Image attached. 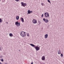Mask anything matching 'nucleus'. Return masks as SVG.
<instances>
[{
    "label": "nucleus",
    "instance_id": "f8f14e48",
    "mask_svg": "<svg viewBox=\"0 0 64 64\" xmlns=\"http://www.w3.org/2000/svg\"><path fill=\"white\" fill-rule=\"evenodd\" d=\"M48 37V34H46L45 35V38L46 39Z\"/></svg>",
    "mask_w": 64,
    "mask_h": 64
},
{
    "label": "nucleus",
    "instance_id": "2eb2a0df",
    "mask_svg": "<svg viewBox=\"0 0 64 64\" xmlns=\"http://www.w3.org/2000/svg\"><path fill=\"white\" fill-rule=\"evenodd\" d=\"M28 14H30V10H29L28 11Z\"/></svg>",
    "mask_w": 64,
    "mask_h": 64
},
{
    "label": "nucleus",
    "instance_id": "f03ea898",
    "mask_svg": "<svg viewBox=\"0 0 64 64\" xmlns=\"http://www.w3.org/2000/svg\"><path fill=\"white\" fill-rule=\"evenodd\" d=\"M20 35L22 37H25L26 36V33L24 32H20Z\"/></svg>",
    "mask_w": 64,
    "mask_h": 64
},
{
    "label": "nucleus",
    "instance_id": "c85d7f7f",
    "mask_svg": "<svg viewBox=\"0 0 64 64\" xmlns=\"http://www.w3.org/2000/svg\"><path fill=\"white\" fill-rule=\"evenodd\" d=\"M4 64H7V63H5Z\"/></svg>",
    "mask_w": 64,
    "mask_h": 64
},
{
    "label": "nucleus",
    "instance_id": "a878e982",
    "mask_svg": "<svg viewBox=\"0 0 64 64\" xmlns=\"http://www.w3.org/2000/svg\"><path fill=\"white\" fill-rule=\"evenodd\" d=\"M1 47H0V51H1Z\"/></svg>",
    "mask_w": 64,
    "mask_h": 64
},
{
    "label": "nucleus",
    "instance_id": "b1692460",
    "mask_svg": "<svg viewBox=\"0 0 64 64\" xmlns=\"http://www.w3.org/2000/svg\"><path fill=\"white\" fill-rule=\"evenodd\" d=\"M32 12H33L32 11H30V14L31 13H32Z\"/></svg>",
    "mask_w": 64,
    "mask_h": 64
},
{
    "label": "nucleus",
    "instance_id": "cd10ccee",
    "mask_svg": "<svg viewBox=\"0 0 64 64\" xmlns=\"http://www.w3.org/2000/svg\"><path fill=\"white\" fill-rule=\"evenodd\" d=\"M6 23H7V24H8V22H6Z\"/></svg>",
    "mask_w": 64,
    "mask_h": 64
},
{
    "label": "nucleus",
    "instance_id": "7c9ffc66",
    "mask_svg": "<svg viewBox=\"0 0 64 64\" xmlns=\"http://www.w3.org/2000/svg\"><path fill=\"white\" fill-rule=\"evenodd\" d=\"M1 1V0H0V2Z\"/></svg>",
    "mask_w": 64,
    "mask_h": 64
},
{
    "label": "nucleus",
    "instance_id": "6e6552de",
    "mask_svg": "<svg viewBox=\"0 0 64 64\" xmlns=\"http://www.w3.org/2000/svg\"><path fill=\"white\" fill-rule=\"evenodd\" d=\"M45 56H43L42 58V60L44 61V60H45Z\"/></svg>",
    "mask_w": 64,
    "mask_h": 64
},
{
    "label": "nucleus",
    "instance_id": "bb28decb",
    "mask_svg": "<svg viewBox=\"0 0 64 64\" xmlns=\"http://www.w3.org/2000/svg\"><path fill=\"white\" fill-rule=\"evenodd\" d=\"M33 64V62H32V63H31V64Z\"/></svg>",
    "mask_w": 64,
    "mask_h": 64
},
{
    "label": "nucleus",
    "instance_id": "a211bd4d",
    "mask_svg": "<svg viewBox=\"0 0 64 64\" xmlns=\"http://www.w3.org/2000/svg\"><path fill=\"white\" fill-rule=\"evenodd\" d=\"M2 20L1 18H0V23H1L2 22Z\"/></svg>",
    "mask_w": 64,
    "mask_h": 64
},
{
    "label": "nucleus",
    "instance_id": "0eeeda50",
    "mask_svg": "<svg viewBox=\"0 0 64 64\" xmlns=\"http://www.w3.org/2000/svg\"><path fill=\"white\" fill-rule=\"evenodd\" d=\"M32 22L34 24H36L37 23V20H36L33 19L32 20Z\"/></svg>",
    "mask_w": 64,
    "mask_h": 64
},
{
    "label": "nucleus",
    "instance_id": "aec40b11",
    "mask_svg": "<svg viewBox=\"0 0 64 64\" xmlns=\"http://www.w3.org/2000/svg\"><path fill=\"white\" fill-rule=\"evenodd\" d=\"M2 57L3 56H2V55L0 56V58H2Z\"/></svg>",
    "mask_w": 64,
    "mask_h": 64
},
{
    "label": "nucleus",
    "instance_id": "5701e85b",
    "mask_svg": "<svg viewBox=\"0 0 64 64\" xmlns=\"http://www.w3.org/2000/svg\"><path fill=\"white\" fill-rule=\"evenodd\" d=\"M16 1V2H18L19 1V0H15Z\"/></svg>",
    "mask_w": 64,
    "mask_h": 64
},
{
    "label": "nucleus",
    "instance_id": "423d86ee",
    "mask_svg": "<svg viewBox=\"0 0 64 64\" xmlns=\"http://www.w3.org/2000/svg\"><path fill=\"white\" fill-rule=\"evenodd\" d=\"M43 20L44 22H45L46 23H48V20L45 19V18H44L43 19Z\"/></svg>",
    "mask_w": 64,
    "mask_h": 64
},
{
    "label": "nucleus",
    "instance_id": "4be33fe9",
    "mask_svg": "<svg viewBox=\"0 0 64 64\" xmlns=\"http://www.w3.org/2000/svg\"><path fill=\"white\" fill-rule=\"evenodd\" d=\"M44 15V14H42V17H43Z\"/></svg>",
    "mask_w": 64,
    "mask_h": 64
},
{
    "label": "nucleus",
    "instance_id": "7ed1b4c3",
    "mask_svg": "<svg viewBox=\"0 0 64 64\" xmlns=\"http://www.w3.org/2000/svg\"><path fill=\"white\" fill-rule=\"evenodd\" d=\"M16 25H17L18 27H19L20 25V23L18 22V21H17L15 22Z\"/></svg>",
    "mask_w": 64,
    "mask_h": 64
},
{
    "label": "nucleus",
    "instance_id": "412c9836",
    "mask_svg": "<svg viewBox=\"0 0 64 64\" xmlns=\"http://www.w3.org/2000/svg\"><path fill=\"white\" fill-rule=\"evenodd\" d=\"M27 36H29V34L27 33Z\"/></svg>",
    "mask_w": 64,
    "mask_h": 64
},
{
    "label": "nucleus",
    "instance_id": "20e7f679",
    "mask_svg": "<svg viewBox=\"0 0 64 64\" xmlns=\"http://www.w3.org/2000/svg\"><path fill=\"white\" fill-rule=\"evenodd\" d=\"M21 4H22V6H23L24 7H25V6H26V5H27V4L26 3H24V2H21Z\"/></svg>",
    "mask_w": 64,
    "mask_h": 64
},
{
    "label": "nucleus",
    "instance_id": "f3484780",
    "mask_svg": "<svg viewBox=\"0 0 64 64\" xmlns=\"http://www.w3.org/2000/svg\"><path fill=\"white\" fill-rule=\"evenodd\" d=\"M60 56H61L62 57H63V55L62 54H61Z\"/></svg>",
    "mask_w": 64,
    "mask_h": 64
},
{
    "label": "nucleus",
    "instance_id": "ddd939ff",
    "mask_svg": "<svg viewBox=\"0 0 64 64\" xmlns=\"http://www.w3.org/2000/svg\"><path fill=\"white\" fill-rule=\"evenodd\" d=\"M19 16H17L16 17V20H19Z\"/></svg>",
    "mask_w": 64,
    "mask_h": 64
},
{
    "label": "nucleus",
    "instance_id": "9b49d317",
    "mask_svg": "<svg viewBox=\"0 0 64 64\" xmlns=\"http://www.w3.org/2000/svg\"><path fill=\"white\" fill-rule=\"evenodd\" d=\"M9 35L10 37H13V35L12 33H10Z\"/></svg>",
    "mask_w": 64,
    "mask_h": 64
},
{
    "label": "nucleus",
    "instance_id": "39448f33",
    "mask_svg": "<svg viewBox=\"0 0 64 64\" xmlns=\"http://www.w3.org/2000/svg\"><path fill=\"white\" fill-rule=\"evenodd\" d=\"M44 15L46 17H49V14L48 12H46L44 14Z\"/></svg>",
    "mask_w": 64,
    "mask_h": 64
},
{
    "label": "nucleus",
    "instance_id": "393cba45",
    "mask_svg": "<svg viewBox=\"0 0 64 64\" xmlns=\"http://www.w3.org/2000/svg\"><path fill=\"white\" fill-rule=\"evenodd\" d=\"M41 5H42V6H43V3H42L41 4Z\"/></svg>",
    "mask_w": 64,
    "mask_h": 64
},
{
    "label": "nucleus",
    "instance_id": "1a4fd4ad",
    "mask_svg": "<svg viewBox=\"0 0 64 64\" xmlns=\"http://www.w3.org/2000/svg\"><path fill=\"white\" fill-rule=\"evenodd\" d=\"M20 20H21V21L22 22H24V18H22V17H21L20 18Z\"/></svg>",
    "mask_w": 64,
    "mask_h": 64
},
{
    "label": "nucleus",
    "instance_id": "4468645a",
    "mask_svg": "<svg viewBox=\"0 0 64 64\" xmlns=\"http://www.w3.org/2000/svg\"><path fill=\"white\" fill-rule=\"evenodd\" d=\"M38 22L39 23V24H38V26H39V25H40V24H41V22L39 20L38 21Z\"/></svg>",
    "mask_w": 64,
    "mask_h": 64
},
{
    "label": "nucleus",
    "instance_id": "c756f323",
    "mask_svg": "<svg viewBox=\"0 0 64 64\" xmlns=\"http://www.w3.org/2000/svg\"><path fill=\"white\" fill-rule=\"evenodd\" d=\"M20 50H19V51Z\"/></svg>",
    "mask_w": 64,
    "mask_h": 64
},
{
    "label": "nucleus",
    "instance_id": "9d476101",
    "mask_svg": "<svg viewBox=\"0 0 64 64\" xmlns=\"http://www.w3.org/2000/svg\"><path fill=\"white\" fill-rule=\"evenodd\" d=\"M58 51V54H61V51H60V50L59 51Z\"/></svg>",
    "mask_w": 64,
    "mask_h": 64
},
{
    "label": "nucleus",
    "instance_id": "f257e3e1",
    "mask_svg": "<svg viewBox=\"0 0 64 64\" xmlns=\"http://www.w3.org/2000/svg\"><path fill=\"white\" fill-rule=\"evenodd\" d=\"M30 45L31 46H32V47H33L36 49V51H38V50H40V48L38 46H36L32 44H30Z\"/></svg>",
    "mask_w": 64,
    "mask_h": 64
},
{
    "label": "nucleus",
    "instance_id": "dca6fc26",
    "mask_svg": "<svg viewBox=\"0 0 64 64\" xmlns=\"http://www.w3.org/2000/svg\"><path fill=\"white\" fill-rule=\"evenodd\" d=\"M0 60L2 62H3L4 61V60L3 58H2L0 59Z\"/></svg>",
    "mask_w": 64,
    "mask_h": 64
},
{
    "label": "nucleus",
    "instance_id": "6ab92c4d",
    "mask_svg": "<svg viewBox=\"0 0 64 64\" xmlns=\"http://www.w3.org/2000/svg\"><path fill=\"white\" fill-rule=\"evenodd\" d=\"M48 2H49V3H50V4H51V2H50V0H48Z\"/></svg>",
    "mask_w": 64,
    "mask_h": 64
}]
</instances>
